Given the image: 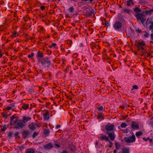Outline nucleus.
I'll list each match as a JSON object with an SVG mask.
<instances>
[{"label": "nucleus", "instance_id": "0eeeda50", "mask_svg": "<svg viewBox=\"0 0 153 153\" xmlns=\"http://www.w3.org/2000/svg\"><path fill=\"white\" fill-rule=\"evenodd\" d=\"M30 131L28 130H24L22 132V137L23 139H25L27 138L30 134Z\"/></svg>", "mask_w": 153, "mask_h": 153}, {"label": "nucleus", "instance_id": "c85d7f7f", "mask_svg": "<svg viewBox=\"0 0 153 153\" xmlns=\"http://www.w3.org/2000/svg\"><path fill=\"white\" fill-rule=\"evenodd\" d=\"M127 126V125L126 124L123 123L121 124L120 126H119L118 127V128L119 129H120V127L126 128Z\"/></svg>", "mask_w": 153, "mask_h": 153}, {"label": "nucleus", "instance_id": "a19ab883", "mask_svg": "<svg viewBox=\"0 0 153 153\" xmlns=\"http://www.w3.org/2000/svg\"><path fill=\"white\" fill-rule=\"evenodd\" d=\"M71 1H77V0H70ZM82 1H89L90 3H91L93 1V0H81Z\"/></svg>", "mask_w": 153, "mask_h": 153}, {"label": "nucleus", "instance_id": "f3484780", "mask_svg": "<svg viewBox=\"0 0 153 153\" xmlns=\"http://www.w3.org/2000/svg\"><path fill=\"white\" fill-rule=\"evenodd\" d=\"M68 146L70 149L73 152H75L76 150V148L74 144H69Z\"/></svg>", "mask_w": 153, "mask_h": 153}, {"label": "nucleus", "instance_id": "9b49d317", "mask_svg": "<svg viewBox=\"0 0 153 153\" xmlns=\"http://www.w3.org/2000/svg\"><path fill=\"white\" fill-rule=\"evenodd\" d=\"M44 56L43 53H41L40 51H38L36 55V58L38 59V62H39V59H41L40 58H42Z\"/></svg>", "mask_w": 153, "mask_h": 153}, {"label": "nucleus", "instance_id": "0e129e2a", "mask_svg": "<svg viewBox=\"0 0 153 153\" xmlns=\"http://www.w3.org/2000/svg\"><path fill=\"white\" fill-rule=\"evenodd\" d=\"M40 31H42L43 30L44 28L43 27H40Z\"/></svg>", "mask_w": 153, "mask_h": 153}, {"label": "nucleus", "instance_id": "3c124183", "mask_svg": "<svg viewBox=\"0 0 153 153\" xmlns=\"http://www.w3.org/2000/svg\"><path fill=\"white\" fill-rule=\"evenodd\" d=\"M135 31L139 33H141V30L139 29H137Z\"/></svg>", "mask_w": 153, "mask_h": 153}, {"label": "nucleus", "instance_id": "13d9d810", "mask_svg": "<svg viewBox=\"0 0 153 153\" xmlns=\"http://www.w3.org/2000/svg\"><path fill=\"white\" fill-rule=\"evenodd\" d=\"M61 126L60 125H56V129H58Z\"/></svg>", "mask_w": 153, "mask_h": 153}, {"label": "nucleus", "instance_id": "a18cd8bd", "mask_svg": "<svg viewBox=\"0 0 153 153\" xmlns=\"http://www.w3.org/2000/svg\"><path fill=\"white\" fill-rule=\"evenodd\" d=\"M34 54L33 53H32L31 54H29L27 56V57L29 58H32L34 56Z\"/></svg>", "mask_w": 153, "mask_h": 153}, {"label": "nucleus", "instance_id": "cd10ccee", "mask_svg": "<svg viewBox=\"0 0 153 153\" xmlns=\"http://www.w3.org/2000/svg\"><path fill=\"white\" fill-rule=\"evenodd\" d=\"M19 134V133L18 131H16L15 133L14 136L16 139H18L20 137V136Z\"/></svg>", "mask_w": 153, "mask_h": 153}, {"label": "nucleus", "instance_id": "ddd939ff", "mask_svg": "<svg viewBox=\"0 0 153 153\" xmlns=\"http://www.w3.org/2000/svg\"><path fill=\"white\" fill-rule=\"evenodd\" d=\"M16 117L14 115H13L10 117V125L12 126L13 125V127H14V123H15Z\"/></svg>", "mask_w": 153, "mask_h": 153}, {"label": "nucleus", "instance_id": "dca6fc26", "mask_svg": "<svg viewBox=\"0 0 153 153\" xmlns=\"http://www.w3.org/2000/svg\"><path fill=\"white\" fill-rule=\"evenodd\" d=\"M123 11L126 13L130 15L132 13V11L130 9H127L125 7H124L122 9Z\"/></svg>", "mask_w": 153, "mask_h": 153}, {"label": "nucleus", "instance_id": "5fc2aeb1", "mask_svg": "<svg viewBox=\"0 0 153 153\" xmlns=\"http://www.w3.org/2000/svg\"><path fill=\"white\" fill-rule=\"evenodd\" d=\"M45 7L43 6H42L40 7V8L42 10H43L45 9Z\"/></svg>", "mask_w": 153, "mask_h": 153}, {"label": "nucleus", "instance_id": "c756f323", "mask_svg": "<svg viewBox=\"0 0 153 153\" xmlns=\"http://www.w3.org/2000/svg\"><path fill=\"white\" fill-rule=\"evenodd\" d=\"M97 109L98 110V111H99L100 113L101 111H102L103 110H104V109L102 106H100L99 107H98L97 108Z\"/></svg>", "mask_w": 153, "mask_h": 153}, {"label": "nucleus", "instance_id": "7c9ffc66", "mask_svg": "<svg viewBox=\"0 0 153 153\" xmlns=\"http://www.w3.org/2000/svg\"><path fill=\"white\" fill-rule=\"evenodd\" d=\"M131 4H133V2L132 0H129L128 1H127V6H130Z\"/></svg>", "mask_w": 153, "mask_h": 153}, {"label": "nucleus", "instance_id": "49530a36", "mask_svg": "<svg viewBox=\"0 0 153 153\" xmlns=\"http://www.w3.org/2000/svg\"><path fill=\"white\" fill-rule=\"evenodd\" d=\"M13 36L14 37H16L17 35V33L16 32H14L12 34Z\"/></svg>", "mask_w": 153, "mask_h": 153}, {"label": "nucleus", "instance_id": "6e6552de", "mask_svg": "<svg viewBox=\"0 0 153 153\" xmlns=\"http://www.w3.org/2000/svg\"><path fill=\"white\" fill-rule=\"evenodd\" d=\"M108 135V137L112 140H114L115 138V134L114 131H112L111 132H108L106 133Z\"/></svg>", "mask_w": 153, "mask_h": 153}, {"label": "nucleus", "instance_id": "338daca9", "mask_svg": "<svg viewBox=\"0 0 153 153\" xmlns=\"http://www.w3.org/2000/svg\"><path fill=\"white\" fill-rule=\"evenodd\" d=\"M95 46L92 47L91 49H92V51H93V50L94 49H95Z\"/></svg>", "mask_w": 153, "mask_h": 153}, {"label": "nucleus", "instance_id": "bb28decb", "mask_svg": "<svg viewBox=\"0 0 153 153\" xmlns=\"http://www.w3.org/2000/svg\"><path fill=\"white\" fill-rule=\"evenodd\" d=\"M134 11L138 13L140 12H141V9L138 8V7H136L134 9Z\"/></svg>", "mask_w": 153, "mask_h": 153}, {"label": "nucleus", "instance_id": "052dcab7", "mask_svg": "<svg viewBox=\"0 0 153 153\" xmlns=\"http://www.w3.org/2000/svg\"><path fill=\"white\" fill-rule=\"evenodd\" d=\"M7 62V60L5 59L2 62V63L4 64H5Z\"/></svg>", "mask_w": 153, "mask_h": 153}, {"label": "nucleus", "instance_id": "2eb2a0df", "mask_svg": "<svg viewBox=\"0 0 153 153\" xmlns=\"http://www.w3.org/2000/svg\"><path fill=\"white\" fill-rule=\"evenodd\" d=\"M44 119L45 120H48L49 118V114L48 111L46 110V112L43 114Z\"/></svg>", "mask_w": 153, "mask_h": 153}, {"label": "nucleus", "instance_id": "774afa93", "mask_svg": "<svg viewBox=\"0 0 153 153\" xmlns=\"http://www.w3.org/2000/svg\"><path fill=\"white\" fill-rule=\"evenodd\" d=\"M36 87H38L39 88V91H40L41 89L42 88L40 86H36Z\"/></svg>", "mask_w": 153, "mask_h": 153}, {"label": "nucleus", "instance_id": "423d86ee", "mask_svg": "<svg viewBox=\"0 0 153 153\" xmlns=\"http://www.w3.org/2000/svg\"><path fill=\"white\" fill-rule=\"evenodd\" d=\"M122 25V24L119 21H117L115 22L114 25V27L115 30H117L121 28Z\"/></svg>", "mask_w": 153, "mask_h": 153}, {"label": "nucleus", "instance_id": "c9c22d12", "mask_svg": "<svg viewBox=\"0 0 153 153\" xmlns=\"http://www.w3.org/2000/svg\"><path fill=\"white\" fill-rule=\"evenodd\" d=\"M138 46L141 47L144 45L145 43L144 42H140L138 43Z\"/></svg>", "mask_w": 153, "mask_h": 153}, {"label": "nucleus", "instance_id": "1a4fd4ad", "mask_svg": "<svg viewBox=\"0 0 153 153\" xmlns=\"http://www.w3.org/2000/svg\"><path fill=\"white\" fill-rule=\"evenodd\" d=\"M31 119V118L30 117L24 116L23 117L22 120L23 123L25 126L26 125V122H27L28 121L30 120Z\"/></svg>", "mask_w": 153, "mask_h": 153}, {"label": "nucleus", "instance_id": "5701e85b", "mask_svg": "<svg viewBox=\"0 0 153 153\" xmlns=\"http://www.w3.org/2000/svg\"><path fill=\"white\" fill-rule=\"evenodd\" d=\"M122 153H129V149L124 147L122 149Z\"/></svg>", "mask_w": 153, "mask_h": 153}, {"label": "nucleus", "instance_id": "20e7f679", "mask_svg": "<svg viewBox=\"0 0 153 153\" xmlns=\"http://www.w3.org/2000/svg\"><path fill=\"white\" fill-rule=\"evenodd\" d=\"M135 16L136 17L137 20H140L142 23H143L146 20L145 19H144L145 15L143 13L140 14L137 13L135 14Z\"/></svg>", "mask_w": 153, "mask_h": 153}, {"label": "nucleus", "instance_id": "69168bd1", "mask_svg": "<svg viewBox=\"0 0 153 153\" xmlns=\"http://www.w3.org/2000/svg\"><path fill=\"white\" fill-rule=\"evenodd\" d=\"M151 38L152 40H153V33H152L151 34Z\"/></svg>", "mask_w": 153, "mask_h": 153}, {"label": "nucleus", "instance_id": "bf43d9fd", "mask_svg": "<svg viewBox=\"0 0 153 153\" xmlns=\"http://www.w3.org/2000/svg\"><path fill=\"white\" fill-rule=\"evenodd\" d=\"M110 144V145L109 146V147L110 148H111L112 147V143L109 140V141H108Z\"/></svg>", "mask_w": 153, "mask_h": 153}, {"label": "nucleus", "instance_id": "37998d69", "mask_svg": "<svg viewBox=\"0 0 153 153\" xmlns=\"http://www.w3.org/2000/svg\"><path fill=\"white\" fill-rule=\"evenodd\" d=\"M35 126H36V127H39L41 126V124L40 123H34Z\"/></svg>", "mask_w": 153, "mask_h": 153}, {"label": "nucleus", "instance_id": "58836bf2", "mask_svg": "<svg viewBox=\"0 0 153 153\" xmlns=\"http://www.w3.org/2000/svg\"><path fill=\"white\" fill-rule=\"evenodd\" d=\"M68 10L70 13H72L74 11V8L73 6L69 8Z\"/></svg>", "mask_w": 153, "mask_h": 153}, {"label": "nucleus", "instance_id": "4c0bfd02", "mask_svg": "<svg viewBox=\"0 0 153 153\" xmlns=\"http://www.w3.org/2000/svg\"><path fill=\"white\" fill-rule=\"evenodd\" d=\"M7 128L6 127V126L4 125L2 128H1V131H4L5 130L7 129Z\"/></svg>", "mask_w": 153, "mask_h": 153}, {"label": "nucleus", "instance_id": "de8ad7c7", "mask_svg": "<svg viewBox=\"0 0 153 153\" xmlns=\"http://www.w3.org/2000/svg\"><path fill=\"white\" fill-rule=\"evenodd\" d=\"M132 88H133V89H137L138 88V86L137 85H134L133 86Z\"/></svg>", "mask_w": 153, "mask_h": 153}, {"label": "nucleus", "instance_id": "f8f14e48", "mask_svg": "<svg viewBox=\"0 0 153 153\" xmlns=\"http://www.w3.org/2000/svg\"><path fill=\"white\" fill-rule=\"evenodd\" d=\"M53 147V144L51 143H47L44 146V148L47 149H50Z\"/></svg>", "mask_w": 153, "mask_h": 153}, {"label": "nucleus", "instance_id": "aec40b11", "mask_svg": "<svg viewBox=\"0 0 153 153\" xmlns=\"http://www.w3.org/2000/svg\"><path fill=\"white\" fill-rule=\"evenodd\" d=\"M50 133V131L49 129H44L43 134L46 136L47 137L49 136Z\"/></svg>", "mask_w": 153, "mask_h": 153}, {"label": "nucleus", "instance_id": "a878e982", "mask_svg": "<svg viewBox=\"0 0 153 153\" xmlns=\"http://www.w3.org/2000/svg\"><path fill=\"white\" fill-rule=\"evenodd\" d=\"M85 13V15L88 17L92 16V15H94V13L92 12L86 11Z\"/></svg>", "mask_w": 153, "mask_h": 153}, {"label": "nucleus", "instance_id": "6ab92c4d", "mask_svg": "<svg viewBox=\"0 0 153 153\" xmlns=\"http://www.w3.org/2000/svg\"><path fill=\"white\" fill-rule=\"evenodd\" d=\"M35 151L33 149H27L25 152V153H34Z\"/></svg>", "mask_w": 153, "mask_h": 153}, {"label": "nucleus", "instance_id": "f704fd0d", "mask_svg": "<svg viewBox=\"0 0 153 153\" xmlns=\"http://www.w3.org/2000/svg\"><path fill=\"white\" fill-rule=\"evenodd\" d=\"M142 134V133L141 131L137 132L135 135L137 137H138Z\"/></svg>", "mask_w": 153, "mask_h": 153}, {"label": "nucleus", "instance_id": "9d476101", "mask_svg": "<svg viewBox=\"0 0 153 153\" xmlns=\"http://www.w3.org/2000/svg\"><path fill=\"white\" fill-rule=\"evenodd\" d=\"M131 126L132 128L134 130L138 129L139 128L138 124L134 122H133L131 124Z\"/></svg>", "mask_w": 153, "mask_h": 153}, {"label": "nucleus", "instance_id": "c03bdc74", "mask_svg": "<svg viewBox=\"0 0 153 153\" xmlns=\"http://www.w3.org/2000/svg\"><path fill=\"white\" fill-rule=\"evenodd\" d=\"M38 133H36V132H34L32 135V137L33 138H35L36 136L38 135Z\"/></svg>", "mask_w": 153, "mask_h": 153}, {"label": "nucleus", "instance_id": "6e6d98bb", "mask_svg": "<svg viewBox=\"0 0 153 153\" xmlns=\"http://www.w3.org/2000/svg\"><path fill=\"white\" fill-rule=\"evenodd\" d=\"M145 13L146 14L148 15V14H150V13L149 12V10H146L145 11Z\"/></svg>", "mask_w": 153, "mask_h": 153}, {"label": "nucleus", "instance_id": "7ed1b4c3", "mask_svg": "<svg viewBox=\"0 0 153 153\" xmlns=\"http://www.w3.org/2000/svg\"><path fill=\"white\" fill-rule=\"evenodd\" d=\"M135 136L133 134L131 137H125L124 138L125 141L128 143H133L135 141Z\"/></svg>", "mask_w": 153, "mask_h": 153}, {"label": "nucleus", "instance_id": "680f3d73", "mask_svg": "<svg viewBox=\"0 0 153 153\" xmlns=\"http://www.w3.org/2000/svg\"><path fill=\"white\" fill-rule=\"evenodd\" d=\"M27 38L28 39H30L31 40H32L33 39V37H30V36H28V37H27Z\"/></svg>", "mask_w": 153, "mask_h": 153}, {"label": "nucleus", "instance_id": "b1692460", "mask_svg": "<svg viewBox=\"0 0 153 153\" xmlns=\"http://www.w3.org/2000/svg\"><path fill=\"white\" fill-rule=\"evenodd\" d=\"M54 145L56 148H59L61 147L60 143L56 141H55Z\"/></svg>", "mask_w": 153, "mask_h": 153}, {"label": "nucleus", "instance_id": "393cba45", "mask_svg": "<svg viewBox=\"0 0 153 153\" xmlns=\"http://www.w3.org/2000/svg\"><path fill=\"white\" fill-rule=\"evenodd\" d=\"M29 106V104H25L24 103L23 105L22 106V108L25 110H26L28 108Z\"/></svg>", "mask_w": 153, "mask_h": 153}, {"label": "nucleus", "instance_id": "39448f33", "mask_svg": "<svg viewBox=\"0 0 153 153\" xmlns=\"http://www.w3.org/2000/svg\"><path fill=\"white\" fill-rule=\"evenodd\" d=\"M114 127V124H111L110 123H108L105 126V129L106 130V133L111 132L112 131H114L113 130Z\"/></svg>", "mask_w": 153, "mask_h": 153}, {"label": "nucleus", "instance_id": "4468645a", "mask_svg": "<svg viewBox=\"0 0 153 153\" xmlns=\"http://www.w3.org/2000/svg\"><path fill=\"white\" fill-rule=\"evenodd\" d=\"M98 113L99 114L97 116H96L97 118L99 120H100L99 121H100L104 119V114L102 113H99V112H98Z\"/></svg>", "mask_w": 153, "mask_h": 153}, {"label": "nucleus", "instance_id": "f257e3e1", "mask_svg": "<svg viewBox=\"0 0 153 153\" xmlns=\"http://www.w3.org/2000/svg\"><path fill=\"white\" fill-rule=\"evenodd\" d=\"M14 122V128L16 130L22 129L25 126L22 120L20 119L18 117H16Z\"/></svg>", "mask_w": 153, "mask_h": 153}, {"label": "nucleus", "instance_id": "09e8293b", "mask_svg": "<svg viewBox=\"0 0 153 153\" xmlns=\"http://www.w3.org/2000/svg\"><path fill=\"white\" fill-rule=\"evenodd\" d=\"M149 36V34L147 33H145L144 34V36L145 37L147 38Z\"/></svg>", "mask_w": 153, "mask_h": 153}, {"label": "nucleus", "instance_id": "4be33fe9", "mask_svg": "<svg viewBox=\"0 0 153 153\" xmlns=\"http://www.w3.org/2000/svg\"><path fill=\"white\" fill-rule=\"evenodd\" d=\"M14 103H12L10 106L8 107H7L5 108L4 109V110H11L12 108L14 107Z\"/></svg>", "mask_w": 153, "mask_h": 153}, {"label": "nucleus", "instance_id": "473e14b6", "mask_svg": "<svg viewBox=\"0 0 153 153\" xmlns=\"http://www.w3.org/2000/svg\"><path fill=\"white\" fill-rule=\"evenodd\" d=\"M13 134V131H10V132H9L7 134V135L8 137L10 138H11L12 136V135Z\"/></svg>", "mask_w": 153, "mask_h": 153}, {"label": "nucleus", "instance_id": "864d4df0", "mask_svg": "<svg viewBox=\"0 0 153 153\" xmlns=\"http://www.w3.org/2000/svg\"><path fill=\"white\" fill-rule=\"evenodd\" d=\"M61 153H68V152L66 150H63Z\"/></svg>", "mask_w": 153, "mask_h": 153}, {"label": "nucleus", "instance_id": "e2e57ef3", "mask_svg": "<svg viewBox=\"0 0 153 153\" xmlns=\"http://www.w3.org/2000/svg\"><path fill=\"white\" fill-rule=\"evenodd\" d=\"M153 12V9H151L149 10V12L150 14Z\"/></svg>", "mask_w": 153, "mask_h": 153}, {"label": "nucleus", "instance_id": "8fccbe9b", "mask_svg": "<svg viewBox=\"0 0 153 153\" xmlns=\"http://www.w3.org/2000/svg\"><path fill=\"white\" fill-rule=\"evenodd\" d=\"M39 16L40 18H44L45 16V15H44L43 14L41 13L39 15Z\"/></svg>", "mask_w": 153, "mask_h": 153}, {"label": "nucleus", "instance_id": "79ce46f5", "mask_svg": "<svg viewBox=\"0 0 153 153\" xmlns=\"http://www.w3.org/2000/svg\"><path fill=\"white\" fill-rule=\"evenodd\" d=\"M56 45L55 43H53L51 45L49 46V48H51L53 47H54L55 48H56Z\"/></svg>", "mask_w": 153, "mask_h": 153}, {"label": "nucleus", "instance_id": "2f4dec72", "mask_svg": "<svg viewBox=\"0 0 153 153\" xmlns=\"http://www.w3.org/2000/svg\"><path fill=\"white\" fill-rule=\"evenodd\" d=\"M150 23L151 25L149 27V29L150 30H152V32H153V21L150 22Z\"/></svg>", "mask_w": 153, "mask_h": 153}, {"label": "nucleus", "instance_id": "e433bc0d", "mask_svg": "<svg viewBox=\"0 0 153 153\" xmlns=\"http://www.w3.org/2000/svg\"><path fill=\"white\" fill-rule=\"evenodd\" d=\"M23 19H24L25 21L26 22L29 19H30V18L28 17V15L26 16H24L23 17Z\"/></svg>", "mask_w": 153, "mask_h": 153}, {"label": "nucleus", "instance_id": "603ef678", "mask_svg": "<svg viewBox=\"0 0 153 153\" xmlns=\"http://www.w3.org/2000/svg\"><path fill=\"white\" fill-rule=\"evenodd\" d=\"M4 53H1V50H0V58L2 56L3 54H4Z\"/></svg>", "mask_w": 153, "mask_h": 153}, {"label": "nucleus", "instance_id": "f03ea898", "mask_svg": "<svg viewBox=\"0 0 153 153\" xmlns=\"http://www.w3.org/2000/svg\"><path fill=\"white\" fill-rule=\"evenodd\" d=\"M38 62L40 63L41 65L45 68H49L51 64L50 60L48 58L39 59Z\"/></svg>", "mask_w": 153, "mask_h": 153}, {"label": "nucleus", "instance_id": "412c9836", "mask_svg": "<svg viewBox=\"0 0 153 153\" xmlns=\"http://www.w3.org/2000/svg\"><path fill=\"white\" fill-rule=\"evenodd\" d=\"M100 138L102 140H105L107 141H109V138L106 136L104 135H101L100 137Z\"/></svg>", "mask_w": 153, "mask_h": 153}, {"label": "nucleus", "instance_id": "a211bd4d", "mask_svg": "<svg viewBox=\"0 0 153 153\" xmlns=\"http://www.w3.org/2000/svg\"><path fill=\"white\" fill-rule=\"evenodd\" d=\"M28 127L32 131L36 129L34 123H32L29 125Z\"/></svg>", "mask_w": 153, "mask_h": 153}, {"label": "nucleus", "instance_id": "4d7b16f0", "mask_svg": "<svg viewBox=\"0 0 153 153\" xmlns=\"http://www.w3.org/2000/svg\"><path fill=\"white\" fill-rule=\"evenodd\" d=\"M143 140L145 141H146L148 140V139H149V138L147 137L146 139L145 137H143Z\"/></svg>", "mask_w": 153, "mask_h": 153}, {"label": "nucleus", "instance_id": "72a5a7b5", "mask_svg": "<svg viewBox=\"0 0 153 153\" xmlns=\"http://www.w3.org/2000/svg\"><path fill=\"white\" fill-rule=\"evenodd\" d=\"M1 115H2L3 117L5 119H7L8 117V115L4 113H1Z\"/></svg>", "mask_w": 153, "mask_h": 153}, {"label": "nucleus", "instance_id": "ea45409f", "mask_svg": "<svg viewBox=\"0 0 153 153\" xmlns=\"http://www.w3.org/2000/svg\"><path fill=\"white\" fill-rule=\"evenodd\" d=\"M115 145L116 146V148L117 149H118L120 148V146L118 143L116 142L115 143Z\"/></svg>", "mask_w": 153, "mask_h": 153}]
</instances>
